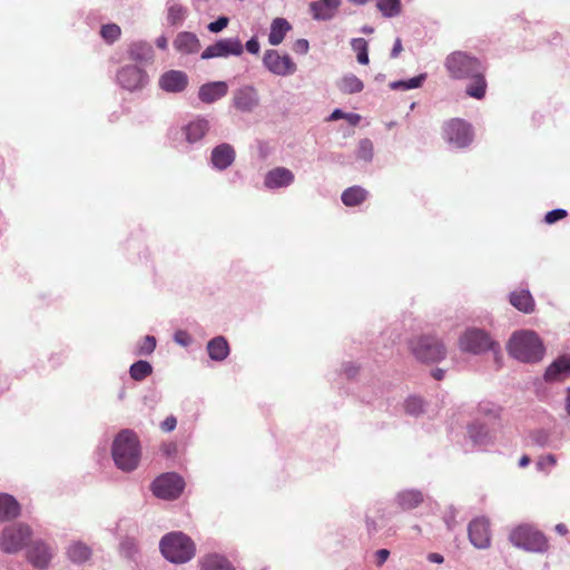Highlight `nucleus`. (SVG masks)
I'll list each match as a JSON object with an SVG mask.
<instances>
[{"label": "nucleus", "instance_id": "f257e3e1", "mask_svg": "<svg viewBox=\"0 0 570 570\" xmlns=\"http://www.w3.org/2000/svg\"><path fill=\"white\" fill-rule=\"evenodd\" d=\"M212 129L210 120L204 116H195L188 121L171 126L167 131L171 146L183 154L200 150Z\"/></svg>", "mask_w": 570, "mask_h": 570}, {"label": "nucleus", "instance_id": "f03ea898", "mask_svg": "<svg viewBox=\"0 0 570 570\" xmlns=\"http://www.w3.org/2000/svg\"><path fill=\"white\" fill-rule=\"evenodd\" d=\"M111 459L115 466L125 473L138 469L142 449L138 434L131 429H121L111 443Z\"/></svg>", "mask_w": 570, "mask_h": 570}, {"label": "nucleus", "instance_id": "7ed1b4c3", "mask_svg": "<svg viewBox=\"0 0 570 570\" xmlns=\"http://www.w3.org/2000/svg\"><path fill=\"white\" fill-rule=\"evenodd\" d=\"M507 348L513 358L522 363H538L546 354L542 340L534 331L530 330L514 332Z\"/></svg>", "mask_w": 570, "mask_h": 570}, {"label": "nucleus", "instance_id": "20e7f679", "mask_svg": "<svg viewBox=\"0 0 570 570\" xmlns=\"http://www.w3.org/2000/svg\"><path fill=\"white\" fill-rule=\"evenodd\" d=\"M159 550L170 563L184 564L195 557L196 544L186 533L171 531L161 537Z\"/></svg>", "mask_w": 570, "mask_h": 570}, {"label": "nucleus", "instance_id": "39448f33", "mask_svg": "<svg viewBox=\"0 0 570 570\" xmlns=\"http://www.w3.org/2000/svg\"><path fill=\"white\" fill-rule=\"evenodd\" d=\"M33 535L32 528L26 522H11L0 531V550L6 554H17L26 550Z\"/></svg>", "mask_w": 570, "mask_h": 570}, {"label": "nucleus", "instance_id": "423d86ee", "mask_svg": "<svg viewBox=\"0 0 570 570\" xmlns=\"http://www.w3.org/2000/svg\"><path fill=\"white\" fill-rule=\"evenodd\" d=\"M413 356L422 363H436L445 358L446 347L434 335H420L409 342Z\"/></svg>", "mask_w": 570, "mask_h": 570}, {"label": "nucleus", "instance_id": "0eeeda50", "mask_svg": "<svg viewBox=\"0 0 570 570\" xmlns=\"http://www.w3.org/2000/svg\"><path fill=\"white\" fill-rule=\"evenodd\" d=\"M117 530L119 531V554L130 562L138 563L140 559L138 523L131 519H121Z\"/></svg>", "mask_w": 570, "mask_h": 570}, {"label": "nucleus", "instance_id": "6e6552de", "mask_svg": "<svg viewBox=\"0 0 570 570\" xmlns=\"http://www.w3.org/2000/svg\"><path fill=\"white\" fill-rule=\"evenodd\" d=\"M459 347L463 352L475 355L487 351H492L494 354L500 352L499 344L485 331L475 327L464 331L459 338Z\"/></svg>", "mask_w": 570, "mask_h": 570}, {"label": "nucleus", "instance_id": "1a4fd4ad", "mask_svg": "<svg viewBox=\"0 0 570 570\" xmlns=\"http://www.w3.org/2000/svg\"><path fill=\"white\" fill-rule=\"evenodd\" d=\"M482 66L478 58L464 51H454L444 61V67L453 79H468V77L481 70Z\"/></svg>", "mask_w": 570, "mask_h": 570}, {"label": "nucleus", "instance_id": "9d476101", "mask_svg": "<svg viewBox=\"0 0 570 570\" xmlns=\"http://www.w3.org/2000/svg\"><path fill=\"white\" fill-rule=\"evenodd\" d=\"M185 489L184 479L176 472H167L157 476L150 484L153 494L163 500L179 498Z\"/></svg>", "mask_w": 570, "mask_h": 570}, {"label": "nucleus", "instance_id": "9b49d317", "mask_svg": "<svg viewBox=\"0 0 570 570\" xmlns=\"http://www.w3.org/2000/svg\"><path fill=\"white\" fill-rule=\"evenodd\" d=\"M510 541L513 546L527 551L543 552L548 549L544 535L530 525H520L510 533Z\"/></svg>", "mask_w": 570, "mask_h": 570}, {"label": "nucleus", "instance_id": "f8f14e48", "mask_svg": "<svg viewBox=\"0 0 570 570\" xmlns=\"http://www.w3.org/2000/svg\"><path fill=\"white\" fill-rule=\"evenodd\" d=\"M249 52V40L244 45L238 38H222L208 46L200 55L204 60L213 58H227L240 56L243 51Z\"/></svg>", "mask_w": 570, "mask_h": 570}, {"label": "nucleus", "instance_id": "ddd939ff", "mask_svg": "<svg viewBox=\"0 0 570 570\" xmlns=\"http://www.w3.org/2000/svg\"><path fill=\"white\" fill-rule=\"evenodd\" d=\"M55 554V548L42 539L31 540L26 548V559L36 570H47Z\"/></svg>", "mask_w": 570, "mask_h": 570}, {"label": "nucleus", "instance_id": "4468645a", "mask_svg": "<svg viewBox=\"0 0 570 570\" xmlns=\"http://www.w3.org/2000/svg\"><path fill=\"white\" fill-rule=\"evenodd\" d=\"M443 137L455 148L466 147L473 138L472 127L461 119H451L443 127Z\"/></svg>", "mask_w": 570, "mask_h": 570}, {"label": "nucleus", "instance_id": "2eb2a0df", "mask_svg": "<svg viewBox=\"0 0 570 570\" xmlns=\"http://www.w3.org/2000/svg\"><path fill=\"white\" fill-rule=\"evenodd\" d=\"M149 81L146 70L136 65H126L117 72V82L119 86L130 92L141 90Z\"/></svg>", "mask_w": 570, "mask_h": 570}, {"label": "nucleus", "instance_id": "dca6fc26", "mask_svg": "<svg viewBox=\"0 0 570 570\" xmlns=\"http://www.w3.org/2000/svg\"><path fill=\"white\" fill-rule=\"evenodd\" d=\"M263 62L268 71L281 77L294 75L297 70L296 63L289 55H281L276 50H267L264 55Z\"/></svg>", "mask_w": 570, "mask_h": 570}, {"label": "nucleus", "instance_id": "f3484780", "mask_svg": "<svg viewBox=\"0 0 570 570\" xmlns=\"http://www.w3.org/2000/svg\"><path fill=\"white\" fill-rule=\"evenodd\" d=\"M189 83L188 75L183 70L170 69L163 72L158 79V87L166 94H180Z\"/></svg>", "mask_w": 570, "mask_h": 570}, {"label": "nucleus", "instance_id": "a211bd4d", "mask_svg": "<svg viewBox=\"0 0 570 570\" xmlns=\"http://www.w3.org/2000/svg\"><path fill=\"white\" fill-rule=\"evenodd\" d=\"M235 158L234 147L228 142H220L212 149L208 165L216 171H224L233 165Z\"/></svg>", "mask_w": 570, "mask_h": 570}, {"label": "nucleus", "instance_id": "6ab92c4d", "mask_svg": "<svg viewBox=\"0 0 570 570\" xmlns=\"http://www.w3.org/2000/svg\"><path fill=\"white\" fill-rule=\"evenodd\" d=\"M469 539L478 549H485L490 546L489 521L481 517L473 519L469 524Z\"/></svg>", "mask_w": 570, "mask_h": 570}, {"label": "nucleus", "instance_id": "aec40b11", "mask_svg": "<svg viewBox=\"0 0 570 570\" xmlns=\"http://www.w3.org/2000/svg\"><path fill=\"white\" fill-rule=\"evenodd\" d=\"M568 377H570V355L556 358L543 374V379L548 383L562 382Z\"/></svg>", "mask_w": 570, "mask_h": 570}, {"label": "nucleus", "instance_id": "412c9836", "mask_svg": "<svg viewBox=\"0 0 570 570\" xmlns=\"http://www.w3.org/2000/svg\"><path fill=\"white\" fill-rule=\"evenodd\" d=\"M228 92L226 81H209L198 89V99L204 104H214L225 97Z\"/></svg>", "mask_w": 570, "mask_h": 570}, {"label": "nucleus", "instance_id": "4be33fe9", "mask_svg": "<svg viewBox=\"0 0 570 570\" xmlns=\"http://www.w3.org/2000/svg\"><path fill=\"white\" fill-rule=\"evenodd\" d=\"M341 0H317L309 3V12L314 20L326 21L334 18Z\"/></svg>", "mask_w": 570, "mask_h": 570}, {"label": "nucleus", "instance_id": "5701e85b", "mask_svg": "<svg viewBox=\"0 0 570 570\" xmlns=\"http://www.w3.org/2000/svg\"><path fill=\"white\" fill-rule=\"evenodd\" d=\"M294 174L285 167L269 170L264 178V185L269 189L288 187L294 181Z\"/></svg>", "mask_w": 570, "mask_h": 570}, {"label": "nucleus", "instance_id": "b1692460", "mask_svg": "<svg viewBox=\"0 0 570 570\" xmlns=\"http://www.w3.org/2000/svg\"><path fill=\"white\" fill-rule=\"evenodd\" d=\"M176 51L183 55H194L200 49V41L196 33L180 31L173 41Z\"/></svg>", "mask_w": 570, "mask_h": 570}, {"label": "nucleus", "instance_id": "393cba45", "mask_svg": "<svg viewBox=\"0 0 570 570\" xmlns=\"http://www.w3.org/2000/svg\"><path fill=\"white\" fill-rule=\"evenodd\" d=\"M21 514V504L18 500L4 492H0V522H10Z\"/></svg>", "mask_w": 570, "mask_h": 570}, {"label": "nucleus", "instance_id": "a878e982", "mask_svg": "<svg viewBox=\"0 0 570 570\" xmlns=\"http://www.w3.org/2000/svg\"><path fill=\"white\" fill-rule=\"evenodd\" d=\"M199 570H236L232 561L217 552L206 553L198 560Z\"/></svg>", "mask_w": 570, "mask_h": 570}, {"label": "nucleus", "instance_id": "bb28decb", "mask_svg": "<svg viewBox=\"0 0 570 570\" xmlns=\"http://www.w3.org/2000/svg\"><path fill=\"white\" fill-rule=\"evenodd\" d=\"M424 501V495L421 491L409 489L402 490L396 493L394 498L395 504L402 511H410L417 508Z\"/></svg>", "mask_w": 570, "mask_h": 570}, {"label": "nucleus", "instance_id": "cd10ccee", "mask_svg": "<svg viewBox=\"0 0 570 570\" xmlns=\"http://www.w3.org/2000/svg\"><path fill=\"white\" fill-rule=\"evenodd\" d=\"M68 560L76 566H82L92 557L91 548L82 541H73L67 548Z\"/></svg>", "mask_w": 570, "mask_h": 570}, {"label": "nucleus", "instance_id": "c85d7f7f", "mask_svg": "<svg viewBox=\"0 0 570 570\" xmlns=\"http://www.w3.org/2000/svg\"><path fill=\"white\" fill-rule=\"evenodd\" d=\"M206 350L209 358L214 362L225 361L230 353L229 344L227 340L222 335L209 340L207 342Z\"/></svg>", "mask_w": 570, "mask_h": 570}, {"label": "nucleus", "instance_id": "c756f323", "mask_svg": "<svg viewBox=\"0 0 570 570\" xmlns=\"http://www.w3.org/2000/svg\"><path fill=\"white\" fill-rule=\"evenodd\" d=\"M128 56L139 63L149 62L154 58V49L147 41H136L129 46Z\"/></svg>", "mask_w": 570, "mask_h": 570}, {"label": "nucleus", "instance_id": "7c9ffc66", "mask_svg": "<svg viewBox=\"0 0 570 570\" xmlns=\"http://www.w3.org/2000/svg\"><path fill=\"white\" fill-rule=\"evenodd\" d=\"M468 79L471 80V82L466 87V95L475 98V99H482L485 96L487 91V81L484 78V67H481V70H478L475 75H472L468 77Z\"/></svg>", "mask_w": 570, "mask_h": 570}, {"label": "nucleus", "instance_id": "2f4dec72", "mask_svg": "<svg viewBox=\"0 0 570 570\" xmlns=\"http://www.w3.org/2000/svg\"><path fill=\"white\" fill-rule=\"evenodd\" d=\"M510 303L517 309L527 314L534 311V299L528 289L512 292L510 294Z\"/></svg>", "mask_w": 570, "mask_h": 570}, {"label": "nucleus", "instance_id": "473e14b6", "mask_svg": "<svg viewBox=\"0 0 570 570\" xmlns=\"http://www.w3.org/2000/svg\"><path fill=\"white\" fill-rule=\"evenodd\" d=\"M468 434L472 443L476 446H484L492 443L490 431L483 423H472L468 429Z\"/></svg>", "mask_w": 570, "mask_h": 570}, {"label": "nucleus", "instance_id": "72a5a7b5", "mask_svg": "<svg viewBox=\"0 0 570 570\" xmlns=\"http://www.w3.org/2000/svg\"><path fill=\"white\" fill-rule=\"evenodd\" d=\"M292 29L289 22L284 18H275L271 24L268 42L272 46H278L283 42L286 33Z\"/></svg>", "mask_w": 570, "mask_h": 570}, {"label": "nucleus", "instance_id": "f704fd0d", "mask_svg": "<svg viewBox=\"0 0 570 570\" xmlns=\"http://www.w3.org/2000/svg\"><path fill=\"white\" fill-rule=\"evenodd\" d=\"M367 190L361 186H352L342 193L341 199L345 206L353 207L362 204L367 198Z\"/></svg>", "mask_w": 570, "mask_h": 570}, {"label": "nucleus", "instance_id": "c9c22d12", "mask_svg": "<svg viewBox=\"0 0 570 570\" xmlns=\"http://www.w3.org/2000/svg\"><path fill=\"white\" fill-rule=\"evenodd\" d=\"M337 88L343 94L352 95L361 92L364 88V83L355 75L346 73L337 81Z\"/></svg>", "mask_w": 570, "mask_h": 570}, {"label": "nucleus", "instance_id": "e433bc0d", "mask_svg": "<svg viewBox=\"0 0 570 570\" xmlns=\"http://www.w3.org/2000/svg\"><path fill=\"white\" fill-rule=\"evenodd\" d=\"M153 373V365L146 360H138L129 367V375L134 381H144Z\"/></svg>", "mask_w": 570, "mask_h": 570}, {"label": "nucleus", "instance_id": "4c0bfd02", "mask_svg": "<svg viewBox=\"0 0 570 570\" xmlns=\"http://www.w3.org/2000/svg\"><path fill=\"white\" fill-rule=\"evenodd\" d=\"M188 10L181 4L174 3L167 8V22L171 27L183 26Z\"/></svg>", "mask_w": 570, "mask_h": 570}, {"label": "nucleus", "instance_id": "58836bf2", "mask_svg": "<svg viewBox=\"0 0 570 570\" xmlns=\"http://www.w3.org/2000/svg\"><path fill=\"white\" fill-rule=\"evenodd\" d=\"M426 79V73H421L416 77H413L411 79H407V80H397V81H392L389 87L392 89V90H402V91H406V90H411V89H415V88H420L424 80Z\"/></svg>", "mask_w": 570, "mask_h": 570}, {"label": "nucleus", "instance_id": "ea45409f", "mask_svg": "<svg viewBox=\"0 0 570 570\" xmlns=\"http://www.w3.org/2000/svg\"><path fill=\"white\" fill-rule=\"evenodd\" d=\"M355 155L358 160H362L366 164L371 163L374 156L373 142L368 138L361 139L358 141Z\"/></svg>", "mask_w": 570, "mask_h": 570}, {"label": "nucleus", "instance_id": "a19ab883", "mask_svg": "<svg viewBox=\"0 0 570 570\" xmlns=\"http://www.w3.org/2000/svg\"><path fill=\"white\" fill-rule=\"evenodd\" d=\"M233 106L240 111H249V87L244 86L234 92Z\"/></svg>", "mask_w": 570, "mask_h": 570}, {"label": "nucleus", "instance_id": "79ce46f5", "mask_svg": "<svg viewBox=\"0 0 570 570\" xmlns=\"http://www.w3.org/2000/svg\"><path fill=\"white\" fill-rule=\"evenodd\" d=\"M376 7L386 18L396 17L401 12L400 0H379Z\"/></svg>", "mask_w": 570, "mask_h": 570}, {"label": "nucleus", "instance_id": "37998d69", "mask_svg": "<svg viewBox=\"0 0 570 570\" xmlns=\"http://www.w3.org/2000/svg\"><path fill=\"white\" fill-rule=\"evenodd\" d=\"M157 340L153 335H146L137 343L136 354L140 356H148L155 352Z\"/></svg>", "mask_w": 570, "mask_h": 570}, {"label": "nucleus", "instance_id": "c03bdc74", "mask_svg": "<svg viewBox=\"0 0 570 570\" xmlns=\"http://www.w3.org/2000/svg\"><path fill=\"white\" fill-rule=\"evenodd\" d=\"M351 46L357 52V61L361 65L368 63L367 42L363 38H355L352 40Z\"/></svg>", "mask_w": 570, "mask_h": 570}, {"label": "nucleus", "instance_id": "a18cd8bd", "mask_svg": "<svg viewBox=\"0 0 570 570\" xmlns=\"http://www.w3.org/2000/svg\"><path fill=\"white\" fill-rule=\"evenodd\" d=\"M120 28L116 23L102 24L100 29V36L108 43L115 42L120 37Z\"/></svg>", "mask_w": 570, "mask_h": 570}, {"label": "nucleus", "instance_id": "49530a36", "mask_svg": "<svg viewBox=\"0 0 570 570\" xmlns=\"http://www.w3.org/2000/svg\"><path fill=\"white\" fill-rule=\"evenodd\" d=\"M345 119L350 125L356 126L361 121V115L354 112H344L341 109H334L328 117L330 121Z\"/></svg>", "mask_w": 570, "mask_h": 570}, {"label": "nucleus", "instance_id": "de8ad7c7", "mask_svg": "<svg viewBox=\"0 0 570 570\" xmlns=\"http://www.w3.org/2000/svg\"><path fill=\"white\" fill-rule=\"evenodd\" d=\"M502 412L501 406L490 403V402H482L479 404V413L482 414L485 417H489L490 420H497L500 417Z\"/></svg>", "mask_w": 570, "mask_h": 570}, {"label": "nucleus", "instance_id": "09e8293b", "mask_svg": "<svg viewBox=\"0 0 570 570\" xmlns=\"http://www.w3.org/2000/svg\"><path fill=\"white\" fill-rule=\"evenodd\" d=\"M404 407L406 413L416 416L423 412L424 403L423 400L419 396H410L405 401Z\"/></svg>", "mask_w": 570, "mask_h": 570}, {"label": "nucleus", "instance_id": "8fccbe9b", "mask_svg": "<svg viewBox=\"0 0 570 570\" xmlns=\"http://www.w3.org/2000/svg\"><path fill=\"white\" fill-rule=\"evenodd\" d=\"M173 341L183 347H188L193 343V336L185 330H177L173 335Z\"/></svg>", "mask_w": 570, "mask_h": 570}, {"label": "nucleus", "instance_id": "3c124183", "mask_svg": "<svg viewBox=\"0 0 570 570\" xmlns=\"http://www.w3.org/2000/svg\"><path fill=\"white\" fill-rule=\"evenodd\" d=\"M229 23V18L227 16H219L216 20L209 22L207 24V29L212 33H218L223 31Z\"/></svg>", "mask_w": 570, "mask_h": 570}, {"label": "nucleus", "instance_id": "603ef678", "mask_svg": "<svg viewBox=\"0 0 570 570\" xmlns=\"http://www.w3.org/2000/svg\"><path fill=\"white\" fill-rule=\"evenodd\" d=\"M530 438L533 443L541 448L547 446L550 441V435L546 430H535L531 432Z\"/></svg>", "mask_w": 570, "mask_h": 570}, {"label": "nucleus", "instance_id": "864d4df0", "mask_svg": "<svg viewBox=\"0 0 570 570\" xmlns=\"http://www.w3.org/2000/svg\"><path fill=\"white\" fill-rule=\"evenodd\" d=\"M557 464V456L554 454H547L539 458L535 465L538 471H546L548 468H553Z\"/></svg>", "mask_w": 570, "mask_h": 570}, {"label": "nucleus", "instance_id": "5fc2aeb1", "mask_svg": "<svg viewBox=\"0 0 570 570\" xmlns=\"http://www.w3.org/2000/svg\"><path fill=\"white\" fill-rule=\"evenodd\" d=\"M567 216V210L557 208L548 212L544 217L547 224H553Z\"/></svg>", "mask_w": 570, "mask_h": 570}, {"label": "nucleus", "instance_id": "6e6d98bb", "mask_svg": "<svg viewBox=\"0 0 570 570\" xmlns=\"http://www.w3.org/2000/svg\"><path fill=\"white\" fill-rule=\"evenodd\" d=\"M177 426V417L175 415H168L161 423L160 429L163 432H171Z\"/></svg>", "mask_w": 570, "mask_h": 570}, {"label": "nucleus", "instance_id": "4d7b16f0", "mask_svg": "<svg viewBox=\"0 0 570 570\" xmlns=\"http://www.w3.org/2000/svg\"><path fill=\"white\" fill-rule=\"evenodd\" d=\"M293 50L299 55H306L309 50V43L306 39H298L293 45Z\"/></svg>", "mask_w": 570, "mask_h": 570}, {"label": "nucleus", "instance_id": "13d9d810", "mask_svg": "<svg viewBox=\"0 0 570 570\" xmlns=\"http://www.w3.org/2000/svg\"><path fill=\"white\" fill-rule=\"evenodd\" d=\"M376 563L377 566H382L389 558L390 551L386 549H380L376 551Z\"/></svg>", "mask_w": 570, "mask_h": 570}, {"label": "nucleus", "instance_id": "bf43d9fd", "mask_svg": "<svg viewBox=\"0 0 570 570\" xmlns=\"http://www.w3.org/2000/svg\"><path fill=\"white\" fill-rule=\"evenodd\" d=\"M401 51H402L401 40L396 39V41H395V43H394V46L392 48V51H391V57L392 58H396Z\"/></svg>", "mask_w": 570, "mask_h": 570}, {"label": "nucleus", "instance_id": "052dcab7", "mask_svg": "<svg viewBox=\"0 0 570 570\" xmlns=\"http://www.w3.org/2000/svg\"><path fill=\"white\" fill-rule=\"evenodd\" d=\"M428 560L433 563H442L444 561V558L440 553H430L428 556Z\"/></svg>", "mask_w": 570, "mask_h": 570}, {"label": "nucleus", "instance_id": "680f3d73", "mask_svg": "<svg viewBox=\"0 0 570 570\" xmlns=\"http://www.w3.org/2000/svg\"><path fill=\"white\" fill-rule=\"evenodd\" d=\"M156 46L159 48V49H163L165 50L168 46V41H167V38L165 36H160L157 38L156 40Z\"/></svg>", "mask_w": 570, "mask_h": 570}, {"label": "nucleus", "instance_id": "e2e57ef3", "mask_svg": "<svg viewBox=\"0 0 570 570\" xmlns=\"http://www.w3.org/2000/svg\"><path fill=\"white\" fill-rule=\"evenodd\" d=\"M564 409L568 415H570V386L566 390Z\"/></svg>", "mask_w": 570, "mask_h": 570}, {"label": "nucleus", "instance_id": "0e129e2a", "mask_svg": "<svg viewBox=\"0 0 570 570\" xmlns=\"http://www.w3.org/2000/svg\"><path fill=\"white\" fill-rule=\"evenodd\" d=\"M444 374L445 372L442 368H435L432 371V376L438 381H441L444 377Z\"/></svg>", "mask_w": 570, "mask_h": 570}, {"label": "nucleus", "instance_id": "69168bd1", "mask_svg": "<svg viewBox=\"0 0 570 570\" xmlns=\"http://www.w3.org/2000/svg\"><path fill=\"white\" fill-rule=\"evenodd\" d=\"M530 458L528 455H522L519 460V466L520 468H525L530 464Z\"/></svg>", "mask_w": 570, "mask_h": 570}, {"label": "nucleus", "instance_id": "338daca9", "mask_svg": "<svg viewBox=\"0 0 570 570\" xmlns=\"http://www.w3.org/2000/svg\"><path fill=\"white\" fill-rule=\"evenodd\" d=\"M556 531L559 534L564 535L568 532V529H567V527L563 523H559V524L556 525Z\"/></svg>", "mask_w": 570, "mask_h": 570}, {"label": "nucleus", "instance_id": "774afa93", "mask_svg": "<svg viewBox=\"0 0 570 570\" xmlns=\"http://www.w3.org/2000/svg\"><path fill=\"white\" fill-rule=\"evenodd\" d=\"M259 51V43L255 38H252V53H257Z\"/></svg>", "mask_w": 570, "mask_h": 570}]
</instances>
